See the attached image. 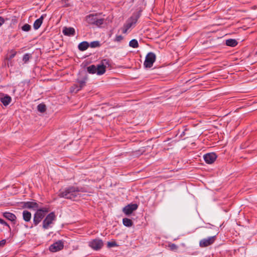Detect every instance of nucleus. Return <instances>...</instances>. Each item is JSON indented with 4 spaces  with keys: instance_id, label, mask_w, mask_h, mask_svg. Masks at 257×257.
Returning <instances> with one entry per match:
<instances>
[{
    "instance_id": "1",
    "label": "nucleus",
    "mask_w": 257,
    "mask_h": 257,
    "mask_svg": "<svg viewBox=\"0 0 257 257\" xmlns=\"http://www.w3.org/2000/svg\"><path fill=\"white\" fill-rule=\"evenodd\" d=\"M84 192V191L82 188L79 189L77 187L72 186L60 190L58 195L60 197L75 199L80 196V192Z\"/></svg>"
},
{
    "instance_id": "2",
    "label": "nucleus",
    "mask_w": 257,
    "mask_h": 257,
    "mask_svg": "<svg viewBox=\"0 0 257 257\" xmlns=\"http://www.w3.org/2000/svg\"><path fill=\"white\" fill-rule=\"evenodd\" d=\"M48 212L49 210L46 208L38 209L34 216L33 222L35 225H38Z\"/></svg>"
},
{
    "instance_id": "3",
    "label": "nucleus",
    "mask_w": 257,
    "mask_h": 257,
    "mask_svg": "<svg viewBox=\"0 0 257 257\" xmlns=\"http://www.w3.org/2000/svg\"><path fill=\"white\" fill-rule=\"evenodd\" d=\"M156 55L153 52L149 53L146 56L144 65L146 68H151L156 60Z\"/></svg>"
},
{
    "instance_id": "4",
    "label": "nucleus",
    "mask_w": 257,
    "mask_h": 257,
    "mask_svg": "<svg viewBox=\"0 0 257 257\" xmlns=\"http://www.w3.org/2000/svg\"><path fill=\"white\" fill-rule=\"evenodd\" d=\"M56 220V216L54 212L49 213L43 220V227L46 229H48L50 224L53 223V222Z\"/></svg>"
},
{
    "instance_id": "5",
    "label": "nucleus",
    "mask_w": 257,
    "mask_h": 257,
    "mask_svg": "<svg viewBox=\"0 0 257 257\" xmlns=\"http://www.w3.org/2000/svg\"><path fill=\"white\" fill-rule=\"evenodd\" d=\"M89 246L95 250H99L102 247L103 243L102 240L95 239L89 242Z\"/></svg>"
},
{
    "instance_id": "6",
    "label": "nucleus",
    "mask_w": 257,
    "mask_h": 257,
    "mask_svg": "<svg viewBox=\"0 0 257 257\" xmlns=\"http://www.w3.org/2000/svg\"><path fill=\"white\" fill-rule=\"evenodd\" d=\"M216 236L209 237L207 238L201 239L199 242V245L202 247H207L214 243L215 240Z\"/></svg>"
},
{
    "instance_id": "7",
    "label": "nucleus",
    "mask_w": 257,
    "mask_h": 257,
    "mask_svg": "<svg viewBox=\"0 0 257 257\" xmlns=\"http://www.w3.org/2000/svg\"><path fill=\"white\" fill-rule=\"evenodd\" d=\"M63 247L64 244L63 241L58 240L50 246L49 250L51 252H56L61 250Z\"/></svg>"
},
{
    "instance_id": "8",
    "label": "nucleus",
    "mask_w": 257,
    "mask_h": 257,
    "mask_svg": "<svg viewBox=\"0 0 257 257\" xmlns=\"http://www.w3.org/2000/svg\"><path fill=\"white\" fill-rule=\"evenodd\" d=\"M106 65H108V61L106 59L102 60L101 64L97 65L96 67V74L97 75H102L104 74L105 72Z\"/></svg>"
},
{
    "instance_id": "9",
    "label": "nucleus",
    "mask_w": 257,
    "mask_h": 257,
    "mask_svg": "<svg viewBox=\"0 0 257 257\" xmlns=\"http://www.w3.org/2000/svg\"><path fill=\"white\" fill-rule=\"evenodd\" d=\"M138 205L136 204H131L125 206L123 208V212L126 215H130L133 213V212L138 208Z\"/></svg>"
},
{
    "instance_id": "10",
    "label": "nucleus",
    "mask_w": 257,
    "mask_h": 257,
    "mask_svg": "<svg viewBox=\"0 0 257 257\" xmlns=\"http://www.w3.org/2000/svg\"><path fill=\"white\" fill-rule=\"evenodd\" d=\"M140 17L139 14H134L126 22L127 28H131L134 26L137 23L138 19Z\"/></svg>"
},
{
    "instance_id": "11",
    "label": "nucleus",
    "mask_w": 257,
    "mask_h": 257,
    "mask_svg": "<svg viewBox=\"0 0 257 257\" xmlns=\"http://www.w3.org/2000/svg\"><path fill=\"white\" fill-rule=\"evenodd\" d=\"M86 80V77H84L81 80L77 79V83L79 84V86H78L77 85H74L73 87H72L73 90L72 91L75 92H77L79 91L83 87L85 86Z\"/></svg>"
},
{
    "instance_id": "12",
    "label": "nucleus",
    "mask_w": 257,
    "mask_h": 257,
    "mask_svg": "<svg viewBox=\"0 0 257 257\" xmlns=\"http://www.w3.org/2000/svg\"><path fill=\"white\" fill-rule=\"evenodd\" d=\"M217 156L214 153H208L204 156V159L207 164L213 163L216 159Z\"/></svg>"
},
{
    "instance_id": "13",
    "label": "nucleus",
    "mask_w": 257,
    "mask_h": 257,
    "mask_svg": "<svg viewBox=\"0 0 257 257\" xmlns=\"http://www.w3.org/2000/svg\"><path fill=\"white\" fill-rule=\"evenodd\" d=\"M0 100L5 106H7L11 102L12 99L10 96L4 93H0Z\"/></svg>"
},
{
    "instance_id": "14",
    "label": "nucleus",
    "mask_w": 257,
    "mask_h": 257,
    "mask_svg": "<svg viewBox=\"0 0 257 257\" xmlns=\"http://www.w3.org/2000/svg\"><path fill=\"white\" fill-rule=\"evenodd\" d=\"M45 16L44 15H42L41 17L37 20H36L33 25L34 29L35 30H38L40 26H41Z\"/></svg>"
},
{
    "instance_id": "15",
    "label": "nucleus",
    "mask_w": 257,
    "mask_h": 257,
    "mask_svg": "<svg viewBox=\"0 0 257 257\" xmlns=\"http://www.w3.org/2000/svg\"><path fill=\"white\" fill-rule=\"evenodd\" d=\"M24 206L26 208L34 209H36L38 208V205L35 202H26L24 203Z\"/></svg>"
},
{
    "instance_id": "16",
    "label": "nucleus",
    "mask_w": 257,
    "mask_h": 257,
    "mask_svg": "<svg viewBox=\"0 0 257 257\" xmlns=\"http://www.w3.org/2000/svg\"><path fill=\"white\" fill-rule=\"evenodd\" d=\"M63 33L66 36H73L75 30L73 28H64L63 30Z\"/></svg>"
},
{
    "instance_id": "17",
    "label": "nucleus",
    "mask_w": 257,
    "mask_h": 257,
    "mask_svg": "<svg viewBox=\"0 0 257 257\" xmlns=\"http://www.w3.org/2000/svg\"><path fill=\"white\" fill-rule=\"evenodd\" d=\"M97 16L96 15H89L86 18V22L90 24H94Z\"/></svg>"
},
{
    "instance_id": "18",
    "label": "nucleus",
    "mask_w": 257,
    "mask_h": 257,
    "mask_svg": "<svg viewBox=\"0 0 257 257\" xmlns=\"http://www.w3.org/2000/svg\"><path fill=\"white\" fill-rule=\"evenodd\" d=\"M3 216L7 219L13 221L16 219V216L13 213L10 212H5L3 214Z\"/></svg>"
},
{
    "instance_id": "19",
    "label": "nucleus",
    "mask_w": 257,
    "mask_h": 257,
    "mask_svg": "<svg viewBox=\"0 0 257 257\" xmlns=\"http://www.w3.org/2000/svg\"><path fill=\"white\" fill-rule=\"evenodd\" d=\"M23 217L25 221L28 222L31 219V213L27 210H24L23 212Z\"/></svg>"
},
{
    "instance_id": "20",
    "label": "nucleus",
    "mask_w": 257,
    "mask_h": 257,
    "mask_svg": "<svg viewBox=\"0 0 257 257\" xmlns=\"http://www.w3.org/2000/svg\"><path fill=\"white\" fill-rule=\"evenodd\" d=\"M89 46V44L87 42L84 41L79 44L78 49L81 51H85L88 48Z\"/></svg>"
},
{
    "instance_id": "21",
    "label": "nucleus",
    "mask_w": 257,
    "mask_h": 257,
    "mask_svg": "<svg viewBox=\"0 0 257 257\" xmlns=\"http://www.w3.org/2000/svg\"><path fill=\"white\" fill-rule=\"evenodd\" d=\"M225 44L227 46L234 47L237 45V42L235 39H228L226 40Z\"/></svg>"
},
{
    "instance_id": "22",
    "label": "nucleus",
    "mask_w": 257,
    "mask_h": 257,
    "mask_svg": "<svg viewBox=\"0 0 257 257\" xmlns=\"http://www.w3.org/2000/svg\"><path fill=\"white\" fill-rule=\"evenodd\" d=\"M123 224L124 226L127 227H131L133 225V221L130 219L125 218L122 220Z\"/></svg>"
},
{
    "instance_id": "23",
    "label": "nucleus",
    "mask_w": 257,
    "mask_h": 257,
    "mask_svg": "<svg viewBox=\"0 0 257 257\" xmlns=\"http://www.w3.org/2000/svg\"><path fill=\"white\" fill-rule=\"evenodd\" d=\"M129 46L134 48H137L139 47L138 41L136 39L132 40L129 43Z\"/></svg>"
},
{
    "instance_id": "24",
    "label": "nucleus",
    "mask_w": 257,
    "mask_h": 257,
    "mask_svg": "<svg viewBox=\"0 0 257 257\" xmlns=\"http://www.w3.org/2000/svg\"><path fill=\"white\" fill-rule=\"evenodd\" d=\"M87 71L89 73H96L97 69H96V66L95 65H91L87 67Z\"/></svg>"
},
{
    "instance_id": "25",
    "label": "nucleus",
    "mask_w": 257,
    "mask_h": 257,
    "mask_svg": "<svg viewBox=\"0 0 257 257\" xmlns=\"http://www.w3.org/2000/svg\"><path fill=\"white\" fill-rule=\"evenodd\" d=\"M37 108L39 111L44 112L46 110V105L41 103L38 105Z\"/></svg>"
},
{
    "instance_id": "26",
    "label": "nucleus",
    "mask_w": 257,
    "mask_h": 257,
    "mask_svg": "<svg viewBox=\"0 0 257 257\" xmlns=\"http://www.w3.org/2000/svg\"><path fill=\"white\" fill-rule=\"evenodd\" d=\"M103 19H98L97 17H96L94 25H95L97 26H99L103 23Z\"/></svg>"
},
{
    "instance_id": "27",
    "label": "nucleus",
    "mask_w": 257,
    "mask_h": 257,
    "mask_svg": "<svg viewBox=\"0 0 257 257\" xmlns=\"http://www.w3.org/2000/svg\"><path fill=\"white\" fill-rule=\"evenodd\" d=\"M22 29L23 31L28 32L31 30V26L26 24L22 27Z\"/></svg>"
},
{
    "instance_id": "28",
    "label": "nucleus",
    "mask_w": 257,
    "mask_h": 257,
    "mask_svg": "<svg viewBox=\"0 0 257 257\" xmlns=\"http://www.w3.org/2000/svg\"><path fill=\"white\" fill-rule=\"evenodd\" d=\"M89 46L91 48H95L99 46V43L98 41H93L90 43Z\"/></svg>"
},
{
    "instance_id": "29",
    "label": "nucleus",
    "mask_w": 257,
    "mask_h": 257,
    "mask_svg": "<svg viewBox=\"0 0 257 257\" xmlns=\"http://www.w3.org/2000/svg\"><path fill=\"white\" fill-rule=\"evenodd\" d=\"M168 246L170 248V249L172 250H177L178 248V246L175 244L174 243L169 244Z\"/></svg>"
},
{
    "instance_id": "30",
    "label": "nucleus",
    "mask_w": 257,
    "mask_h": 257,
    "mask_svg": "<svg viewBox=\"0 0 257 257\" xmlns=\"http://www.w3.org/2000/svg\"><path fill=\"white\" fill-rule=\"evenodd\" d=\"M116 243L115 241L108 242H107V247H112L116 246Z\"/></svg>"
},
{
    "instance_id": "31",
    "label": "nucleus",
    "mask_w": 257,
    "mask_h": 257,
    "mask_svg": "<svg viewBox=\"0 0 257 257\" xmlns=\"http://www.w3.org/2000/svg\"><path fill=\"white\" fill-rule=\"evenodd\" d=\"M30 59V55L29 54H25L23 58V60L25 62H27Z\"/></svg>"
},
{
    "instance_id": "32",
    "label": "nucleus",
    "mask_w": 257,
    "mask_h": 257,
    "mask_svg": "<svg viewBox=\"0 0 257 257\" xmlns=\"http://www.w3.org/2000/svg\"><path fill=\"white\" fill-rule=\"evenodd\" d=\"M123 39V37L121 35H117L115 37L114 41L117 42H120Z\"/></svg>"
},
{
    "instance_id": "33",
    "label": "nucleus",
    "mask_w": 257,
    "mask_h": 257,
    "mask_svg": "<svg viewBox=\"0 0 257 257\" xmlns=\"http://www.w3.org/2000/svg\"><path fill=\"white\" fill-rule=\"evenodd\" d=\"M130 28H127V25L125 24L124 25V27H123V28L122 29V33H126V32L127 31V30L130 29Z\"/></svg>"
},
{
    "instance_id": "34",
    "label": "nucleus",
    "mask_w": 257,
    "mask_h": 257,
    "mask_svg": "<svg viewBox=\"0 0 257 257\" xmlns=\"http://www.w3.org/2000/svg\"><path fill=\"white\" fill-rule=\"evenodd\" d=\"M16 52L15 51H12L11 52V54H10V56H9V59H12L13 58H14L15 57V56L16 55Z\"/></svg>"
},
{
    "instance_id": "35",
    "label": "nucleus",
    "mask_w": 257,
    "mask_h": 257,
    "mask_svg": "<svg viewBox=\"0 0 257 257\" xmlns=\"http://www.w3.org/2000/svg\"><path fill=\"white\" fill-rule=\"evenodd\" d=\"M0 223L9 227V225L8 224V223L5 221H4L3 219H1V218H0Z\"/></svg>"
},
{
    "instance_id": "36",
    "label": "nucleus",
    "mask_w": 257,
    "mask_h": 257,
    "mask_svg": "<svg viewBox=\"0 0 257 257\" xmlns=\"http://www.w3.org/2000/svg\"><path fill=\"white\" fill-rule=\"evenodd\" d=\"M5 19L3 17H0V27L5 23Z\"/></svg>"
},
{
    "instance_id": "37",
    "label": "nucleus",
    "mask_w": 257,
    "mask_h": 257,
    "mask_svg": "<svg viewBox=\"0 0 257 257\" xmlns=\"http://www.w3.org/2000/svg\"><path fill=\"white\" fill-rule=\"evenodd\" d=\"M6 240L5 239H3L0 241V246H2L6 244Z\"/></svg>"
}]
</instances>
